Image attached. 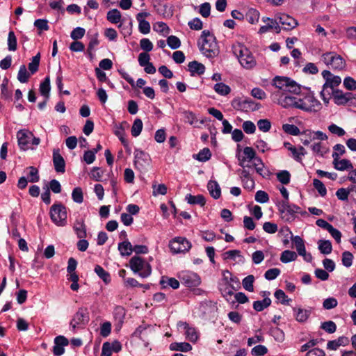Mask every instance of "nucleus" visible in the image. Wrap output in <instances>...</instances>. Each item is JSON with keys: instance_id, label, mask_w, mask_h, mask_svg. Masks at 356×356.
<instances>
[{"instance_id": "obj_1", "label": "nucleus", "mask_w": 356, "mask_h": 356, "mask_svg": "<svg viewBox=\"0 0 356 356\" xmlns=\"http://www.w3.org/2000/svg\"><path fill=\"white\" fill-rule=\"evenodd\" d=\"M201 53L209 58H213L219 54V48L215 36L208 30H204L197 42Z\"/></svg>"}, {"instance_id": "obj_2", "label": "nucleus", "mask_w": 356, "mask_h": 356, "mask_svg": "<svg viewBox=\"0 0 356 356\" xmlns=\"http://www.w3.org/2000/svg\"><path fill=\"white\" fill-rule=\"evenodd\" d=\"M272 84L279 90V92L273 93V96L280 95V93H298L300 90L299 85L286 76H275L273 79Z\"/></svg>"}, {"instance_id": "obj_3", "label": "nucleus", "mask_w": 356, "mask_h": 356, "mask_svg": "<svg viewBox=\"0 0 356 356\" xmlns=\"http://www.w3.org/2000/svg\"><path fill=\"white\" fill-rule=\"evenodd\" d=\"M296 108L309 113L318 112L322 108L321 103L309 92L302 97H299Z\"/></svg>"}, {"instance_id": "obj_4", "label": "nucleus", "mask_w": 356, "mask_h": 356, "mask_svg": "<svg viewBox=\"0 0 356 356\" xmlns=\"http://www.w3.org/2000/svg\"><path fill=\"white\" fill-rule=\"evenodd\" d=\"M322 76L325 80V82L324 83L323 89L321 91V97L323 102L327 104L329 98L325 97V93L327 92L328 95H330V92L332 93L334 92V88L341 83V79L339 76L332 74L328 70H324L322 72Z\"/></svg>"}, {"instance_id": "obj_5", "label": "nucleus", "mask_w": 356, "mask_h": 356, "mask_svg": "<svg viewBox=\"0 0 356 356\" xmlns=\"http://www.w3.org/2000/svg\"><path fill=\"white\" fill-rule=\"evenodd\" d=\"M233 51L244 68L250 70L255 67L257 62L252 54L245 47L238 44L233 47Z\"/></svg>"}, {"instance_id": "obj_6", "label": "nucleus", "mask_w": 356, "mask_h": 356, "mask_svg": "<svg viewBox=\"0 0 356 356\" xmlns=\"http://www.w3.org/2000/svg\"><path fill=\"white\" fill-rule=\"evenodd\" d=\"M129 266L135 273H138L143 278L147 277L151 275L152 268L150 264L140 257H133L129 261Z\"/></svg>"}, {"instance_id": "obj_7", "label": "nucleus", "mask_w": 356, "mask_h": 356, "mask_svg": "<svg viewBox=\"0 0 356 356\" xmlns=\"http://www.w3.org/2000/svg\"><path fill=\"white\" fill-rule=\"evenodd\" d=\"M300 207L289 204L287 201H282L279 205V211L282 220L286 222H292L295 220L296 214L300 213Z\"/></svg>"}, {"instance_id": "obj_8", "label": "nucleus", "mask_w": 356, "mask_h": 356, "mask_svg": "<svg viewBox=\"0 0 356 356\" xmlns=\"http://www.w3.org/2000/svg\"><path fill=\"white\" fill-rule=\"evenodd\" d=\"M50 217L53 222L59 227L67 224V211L61 204H54L50 209Z\"/></svg>"}, {"instance_id": "obj_9", "label": "nucleus", "mask_w": 356, "mask_h": 356, "mask_svg": "<svg viewBox=\"0 0 356 356\" xmlns=\"http://www.w3.org/2000/svg\"><path fill=\"white\" fill-rule=\"evenodd\" d=\"M322 60L330 68L342 70L346 66L343 58L334 52H327L322 55Z\"/></svg>"}, {"instance_id": "obj_10", "label": "nucleus", "mask_w": 356, "mask_h": 356, "mask_svg": "<svg viewBox=\"0 0 356 356\" xmlns=\"http://www.w3.org/2000/svg\"><path fill=\"white\" fill-rule=\"evenodd\" d=\"M169 248L173 254L188 252L191 248V243L184 237H175L169 243Z\"/></svg>"}, {"instance_id": "obj_11", "label": "nucleus", "mask_w": 356, "mask_h": 356, "mask_svg": "<svg viewBox=\"0 0 356 356\" xmlns=\"http://www.w3.org/2000/svg\"><path fill=\"white\" fill-rule=\"evenodd\" d=\"M181 282L187 287H195L201 284L200 277L191 271H181L179 273Z\"/></svg>"}, {"instance_id": "obj_12", "label": "nucleus", "mask_w": 356, "mask_h": 356, "mask_svg": "<svg viewBox=\"0 0 356 356\" xmlns=\"http://www.w3.org/2000/svg\"><path fill=\"white\" fill-rule=\"evenodd\" d=\"M240 288V281H232V282L227 284H219V289L222 296L227 301L234 303L233 300L234 291H237Z\"/></svg>"}, {"instance_id": "obj_13", "label": "nucleus", "mask_w": 356, "mask_h": 356, "mask_svg": "<svg viewBox=\"0 0 356 356\" xmlns=\"http://www.w3.org/2000/svg\"><path fill=\"white\" fill-rule=\"evenodd\" d=\"M89 321V314L87 309L79 308L76 314L74 315L70 321V326L74 330L76 327L84 326Z\"/></svg>"}, {"instance_id": "obj_14", "label": "nucleus", "mask_w": 356, "mask_h": 356, "mask_svg": "<svg viewBox=\"0 0 356 356\" xmlns=\"http://www.w3.org/2000/svg\"><path fill=\"white\" fill-rule=\"evenodd\" d=\"M300 134L301 142L305 146L309 145L311 143V142L314 141L316 140H326L327 139V136L326 135V134L323 133L321 131H315L307 130L302 133H300Z\"/></svg>"}, {"instance_id": "obj_15", "label": "nucleus", "mask_w": 356, "mask_h": 356, "mask_svg": "<svg viewBox=\"0 0 356 356\" xmlns=\"http://www.w3.org/2000/svg\"><path fill=\"white\" fill-rule=\"evenodd\" d=\"M177 327L179 330H182L184 332V335L187 340L193 343L197 341L199 337V334L195 327L191 326L188 323L183 321H179L177 323Z\"/></svg>"}, {"instance_id": "obj_16", "label": "nucleus", "mask_w": 356, "mask_h": 356, "mask_svg": "<svg viewBox=\"0 0 356 356\" xmlns=\"http://www.w3.org/2000/svg\"><path fill=\"white\" fill-rule=\"evenodd\" d=\"M149 155L140 149H136L134 152V165L139 170H143L150 163Z\"/></svg>"}, {"instance_id": "obj_17", "label": "nucleus", "mask_w": 356, "mask_h": 356, "mask_svg": "<svg viewBox=\"0 0 356 356\" xmlns=\"http://www.w3.org/2000/svg\"><path fill=\"white\" fill-rule=\"evenodd\" d=\"M32 137L33 134L27 130H20L17 132L18 145L22 150L26 151L31 148L29 144Z\"/></svg>"}, {"instance_id": "obj_18", "label": "nucleus", "mask_w": 356, "mask_h": 356, "mask_svg": "<svg viewBox=\"0 0 356 356\" xmlns=\"http://www.w3.org/2000/svg\"><path fill=\"white\" fill-rule=\"evenodd\" d=\"M262 22L266 23V25L261 26L259 30V33L263 34L270 30H274L277 33H280L281 31V27L279 25V22L275 17V19H271L269 17H263Z\"/></svg>"}, {"instance_id": "obj_19", "label": "nucleus", "mask_w": 356, "mask_h": 356, "mask_svg": "<svg viewBox=\"0 0 356 356\" xmlns=\"http://www.w3.org/2000/svg\"><path fill=\"white\" fill-rule=\"evenodd\" d=\"M276 17L279 25L282 24L284 30H291L298 25L297 20L289 15L278 14L276 15Z\"/></svg>"}, {"instance_id": "obj_20", "label": "nucleus", "mask_w": 356, "mask_h": 356, "mask_svg": "<svg viewBox=\"0 0 356 356\" xmlns=\"http://www.w3.org/2000/svg\"><path fill=\"white\" fill-rule=\"evenodd\" d=\"M53 353L55 356H60L65 353V347L69 344L68 339L64 336L59 335L55 337Z\"/></svg>"}, {"instance_id": "obj_21", "label": "nucleus", "mask_w": 356, "mask_h": 356, "mask_svg": "<svg viewBox=\"0 0 356 356\" xmlns=\"http://www.w3.org/2000/svg\"><path fill=\"white\" fill-rule=\"evenodd\" d=\"M243 156H238V160L239 162V165L242 167L243 168L248 167L250 168V165H245V161H252V159L256 156V152L254 149L251 147H244L243 150Z\"/></svg>"}, {"instance_id": "obj_22", "label": "nucleus", "mask_w": 356, "mask_h": 356, "mask_svg": "<svg viewBox=\"0 0 356 356\" xmlns=\"http://www.w3.org/2000/svg\"><path fill=\"white\" fill-rule=\"evenodd\" d=\"M149 15V13L147 12H141L136 15V19L138 22V30L143 34H147L150 31V24L145 19V17Z\"/></svg>"}, {"instance_id": "obj_23", "label": "nucleus", "mask_w": 356, "mask_h": 356, "mask_svg": "<svg viewBox=\"0 0 356 356\" xmlns=\"http://www.w3.org/2000/svg\"><path fill=\"white\" fill-rule=\"evenodd\" d=\"M53 163L55 168V170L57 172H65V162L63 157L60 154L59 149H54L53 151Z\"/></svg>"}, {"instance_id": "obj_24", "label": "nucleus", "mask_w": 356, "mask_h": 356, "mask_svg": "<svg viewBox=\"0 0 356 356\" xmlns=\"http://www.w3.org/2000/svg\"><path fill=\"white\" fill-rule=\"evenodd\" d=\"M73 229L79 238H85L87 236V229L83 218L76 219L73 224Z\"/></svg>"}, {"instance_id": "obj_25", "label": "nucleus", "mask_w": 356, "mask_h": 356, "mask_svg": "<svg viewBox=\"0 0 356 356\" xmlns=\"http://www.w3.org/2000/svg\"><path fill=\"white\" fill-rule=\"evenodd\" d=\"M188 70L191 76H200L205 72V66L196 60L190 62L188 64Z\"/></svg>"}, {"instance_id": "obj_26", "label": "nucleus", "mask_w": 356, "mask_h": 356, "mask_svg": "<svg viewBox=\"0 0 356 356\" xmlns=\"http://www.w3.org/2000/svg\"><path fill=\"white\" fill-rule=\"evenodd\" d=\"M277 103L283 107L293 106L296 108V103L298 100V97H291L287 93L280 94Z\"/></svg>"}, {"instance_id": "obj_27", "label": "nucleus", "mask_w": 356, "mask_h": 356, "mask_svg": "<svg viewBox=\"0 0 356 356\" xmlns=\"http://www.w3.org/2000/svg\"><path fill=\"white\" fill-rule=\"evenodd\" d=\"M293 311L296 321L300 323L305 322L311 314L310 310L302 308H293Z\"/></svg>"}, {"instance_id": "obj_28", "label": "nucleus", "mask_w": 356, "mask_h": 356, "mask_svg": "<svg viewBox=\"0 0 356 356\" xmlns=\"http://www.w3.org/2000/svg\"><path fill=\"white\" fill-rule=\"evenodd\" d=\"M222 258L224 260H233L236 261L238 259V261H243L244 257L242 256L241 252L238 250H228L222 254Z\"/></svg>"}, {"instance_id": "obj_29", "label": "nucleus", "mask_w": 356, "mask_h": 356, "mask_svg": "<svg viewBox=\"0 0 356 356\" xmlns=\"http://www.w3.org/2000/svg\"><path fill=\"white\" fill-rule=\"evenodd\" d=\"M207 188L209 191L210 195L214 199H218L221 195V189L218 184V182L215 180H210L207 184Z\"/></svg>"}, {"instance_id": "obj_30", "label": "nucleus", "mask_w": 356, "mask_h": 356, "mask_svg": "<svg viewBox=\"0 0 356 356\" xmlns=\"http://www.w3.org/2000/svg\"><path fill=\"white\" fill-rule=\"evenodd\" d=\"M118 249L122 257H127L133 252V246L128 240L118 243Z\"/></svg>"}, {"instance_id": "obj_31", "label": "nucleus", "mask_w": 356, "mask_h": 356, "mask_svg": "<svg viewBox=\"0 0 356 356\" xmlns=\"http://www.w3.org/2000/svg\"><path fill=\"white\" fill-rule=\"evenodd\" d=\"M333 165L336 170L343 171L346 170L353 169V166L351 162L348 159H337L333 160Z\"/></svg>"}, {"instance_id": "obj_32", "label": "nucleus", "mask_w": 356, "mask_h": 356, "mask_svg": "<svg viewBox=\"0 0 356 356\" xmlns=\"http://www.w3.org/2000/svg\"><path fill=\"white\" fill-rule=\"evenodd\" d=\"M160 284L163 289L168 286L172 287L173 289H177L179 287V282L174 277H168L163 276L160 280Z\"/></svg>"}, {"instance_id": "obj_33", "label": "nucleus", "mask_w": 356, "mask_h": 356, "mask_svg": "<svg viewBox=\"0 0 356 356\" xmlns=\"http://www.w3.org/2000/svg\"><path fill=\"white\" fill-rule=\"evenodd\" d=\"M170 349L173 351L188 352L192 346L187 342H174L170 345Z\"/></svg>"}, {"instance_id": "obj_34", "label": "nucleus", "mask_w": 356, "mask_h": 356, "mask_svg": "<svg viewBox=\"0 0 356 356\" xmlns=\"http://www.w3.org/2000/svg\"><path fill=\"white\" fill-rule=\"evenodd\" d=\"M94 271L106 284H108L111 282V278L110 274L106 271L101 266L96 265Z\"/></svg>"}, {"instance_id": "obj_35", "label": "nucleus", "mask_w": 356, "mask_h": 356, "mask_svg": "<svg viewBox=\"0 0 356 356\" xmlns=\"http://www.w3.org/2000/svg\"><path fill=\"white\" fill-rule=\"evenodd\" d=\"M106 19L112 24H118L122 19L121 13L118 9H112L107 13Z\"/></svg>"}, {"instance_id": "obj_36", "label": "nucleus", "mask_w": 356, "mask_h": 356, "mask_svg": "<svg viewBox=\"0 0 356 356\" xmlns=\"http://www.w3.org/2000/svg\"><path fill=\"white\" fill-rule=\"evenodd\" d=\"M193 157L201 162H205L209 161L211 157V153L209 148L205 147L200 150L198 154H193Z\"/></svg>"}, {"instance_id": "obj_37", "label": "nucleus", "mask_w": 356, "mask_h": 356, "mask_svg": "<svg viewBox=\"0 0 356 356\" xmlns=\"http://www.w3.org/2000/svg\"><path fill=\"white\" fill-rule=\"evenodd\" d=\"M271 304V300L269 297L264 298L262 300H257L253 302V308L257 312H261L269 307Z\"/></svg>"}, {"instance_id": "obj_38", "label": "nucleus", "mask_w": 356, "mask_h": 356, "mask_svg": "<svg viewBox=\"0 0 356 356\" xmlns=\"http://www.w3.org/2000/svg\"><path fill=\"white\" fill-rule=\"evenodd\" d=\"M292 149L290 152L291 153V156L298 162H301L302 157L304 156L307 152L305 149L302 146H299L298 147H291Z\"/></svg>"}, {"instance_id": "obj_39", "label": "nucleus", "mask_w": 356, "mask_h": 356, "mask_svg": "<svg viewBox=\"0 0 356 356\" xmlns=\"http://www.w3.org/2000/svg\"><path fill=\"white\" fill-rule=\"evenodd\" d=\"M213 90L216 93L222 96H226L231 92L230 87L222 82L216 83L213 86Z\"/></svg>"}, {"instance_id": "obj_40", "label": "nucleus", "mask_w": 356, "mask_h": 356, "mask_svg": "<svg viewBox=\"0 0 356 356\" xmlns=\"http://www.w3.org/2000/svg\"><path fill=\"white\" fill-rule=\"evenodd\" d=\"M318 250L323 254H329L332 250V243L328 240H319L318 242Z\"/></svg>"}, {"instance_id": "obj_41", "label": "nucleus", "mask_w": 356, "mask_h": 356, "mask_svg": "<svg viewBox=\"0 0 356 356\" xmlns=\"http://www.w3.org/2000/svg\"><path fill=\"white\" fill-rule=\"evenodd\" d=\"M50 89V79L47 76L40 85V92L44 98L49 99Z\"/></svg>"}, {"instance_id": "obj_42", "label": "nucleus", "mask_w": 356, "mask_h": 356, "mask_svg": "<svg viewBox=\"0 0 356 356\" xmlns=\"http://www.w3.org/2000/svg\"><path fill=\"white\" fill-rule=\"evenodd\" d=\"M186 200L190 204H200L204 206L206 202L204 197L202 195H192L189 194L186 196Z\"/></svg>"}, {"instance_id": "obj_43", "label": "nucleus", "mask_w": 356, "mask_h": 356, "mask_svg": "<svg viewBox=\"0 0 356 356\" xmlns=\"http://www.w3.org/2000/svg\"><path fill=\"white\" fill-rule=\"evenodd\" d=\"M292 241L295 244L298 253L301 256L304 255L306 252L304 241L299 236H296L292 238Z\"/></svg>"}, {"instance_id": "obj_44", "label": "nucleus", "mask_w": 356, "mask_h": 356, "mask_svg": "<svg viewBox=\"0 0 356 356\" xmlns=\"http://www.w3.org/2000/svg\"><path fill=\"white\" fill-rule=\"evenodd\" d=\"M296 259L297 254L295 252L291 250L283 251L280 257V261L284 264L295 261Z\"/></svg>"}, {"instance_id": "obj_45", "label": "nucleus", "mask_w": 356, "mask_h": 356, "mask_svg": "<svg viewBox=\"0 0 356 356\" xmlns=\"http://www.w3.org/2000/svg\"><path fill=\"white\" fill-rule=\"evenodd\" d=\"M153 29L155 31L166 36L170 33V28L163 22H158L154 24Z\"/></svg>"}, {"instance_id": "obj_46", "label": "nucleus", "mask_w": 356, "mask_h": 356, "mask_svg": "<svg viewBox=\"0 0 356 356\" xmlns=\"http://www.w3.org/2000/svg\"><path fill=\"white\" fill-rule=\"evenodd\" d=\"M334 102L338 105L348 104L345 92L340 90H336L332 92Z\"/></svg>"}, {"instance_id": "obj_47", "label": "nucleus", "mask_w": 356, "mask_h": 356, "mask_svg": "<svg viewBox=\"0 0 356 356\" xmlns=\"http://www.w3.org/2000/svg\"><path fill=\"white\" fill-rule=\"evenodd\" d=\"M143 127V124L142 120L139 118L136 119L131 127V135L134 137L138 136L142 131Z\"/></svg>"}, {"instance_id": "obj_48", "label": "nucleus", "mask_w": 356, "mask_h": 356, "mask_svg": "<svg viewBox=\"0 0 356 356\" xmlns=\"http://www.w3.org/2000/svg\"><path fill=\"white\" fill-rule=\"evenodd\" d=\"M282 130L285 133L292 136H298L300 134V129L294 124H284L282 125Z\"/></svg>"}, {"instance_id": "obj_49", "label": "nucleus", "mask_w": 356, "mask_h": 356, "mask_svg": "<svg viewBox=\"0 0 356 356\" xmlns=\"http://www.w3.org/2000/svg\"><path fill=\"white\" fill-rule=\"evenodd\" d=\"M246 18L250 24H255L259 21V13L256 9L251 8L248 11Z\"/></svg>"}, {"instance_id": "obj_50", "label": "nucleus", "mask_w": 356, "mask_h": 356, "mask_svg": "<svg viewBox=\"0 0 356 356\" xmlns=\"http://www.w3.org/2000/svg\"><path fill=\"white\" fill-rule=\"evenodd\" d=\"M29 74L27 72L26 67L24 65H22L20 66L18 74H17V79L21 83H26L29 78Z\"/></svg>"}, {"instance_id": "obj_51", "label": "nucleus", "mask_w": 356, "mask_h": 356, "mask_svg": "<svg viewBox=\"0 0 356 356\" xmlns=\"http://www.w3.org/2000/svg\"><path fill=\"white\" fill-rule=\"evenodd\" d=\"M8 49L9 51H15L17 49V38L13 31L8 33Z\"/></svg>"}, {"instance_id": "obj_52", "label": "nucleus", "mask_w": 356, "mask_h": 356, "mask_svg": "<svg viewBox=\"0 0 356 356\" xmlns=\"http://www.w3.org/2000/svg\"><path fill=\"white\" fill-rule=\"evenodd\" d=\"M346 153V148L341 144H336L333 147V152L332 154L333 160L340 159V156Z\"/></svg>"}, {"instance_id": "obj_53", "label": "nucleus", "mask_w": 356, "mask_h": 356, "mask_svg": "<svg viewBox=\"0 0 356 356\" xmlns=\"http://www.w3.org/2000/svg\"><path fill=\"white\" fill-rule=\"evenodd\" d=\"M40 54L38 53L37 55L32 58L31 62L29 64V70H30L32 74H33L38 71L40 64Z\"/></svg>"}, {"instance_id": "obj_54", "label": "nucleus", "mask_w": 356, "mask_h": 356, "mask_svg": "<svg viewBox=\"0 0 356 356\" xmlns=\"http://www.w3.org/2000/svg\"><path fill=\"white\" fill-rule=\"evenodd\" d=\"M278 181L282 184H288L291 180V175L287 170H282L277 173Z\"/></svg>"}, {"instance_id": "obj_55", "label": "nucleus", "mask_w": 356, "mask_h": 356, "mask_svg": "<svg viewBox=\"0 0 356 356\" xmlns=\"http://www.w3.org/2000/svg\"><path fill=\"white\" fill-rule=\"evenodd\" d=\"M72 198L74 202L78 204H81L83 201V195L82 189L80 187H76L74 188L72 193Z\"/></svg>"}, {"instance_id": "obj_56", "label": "nucleus", "mask_w": 356, "mask_h": 356, "mask_svg": "<svg viewBox=\"0 0 356 356\" xmlns=\"http://www.w3.org/2000/svg\"><path fill=\"white\" fill-rule=\"evenodd\" d=\"M314 187L318 191L321 196L324 197L327 194V190L324 184L318 179H313Z\"/></svg>"}, {"instance_id": "obj_57", "label": "nucleus", "mask_w": 356, "mask_h": 356, "mask_svg": "<svg viewBox=\"0 0 356 356\" xmlns=\"http://www.w3.org/2000/svg\"><path fill=\"white\" fill-rule=\"evenodd\" d=\"M254 277L253 275H248L245 277L242 281L243 288L248 291L252 292L254 291Z\"/></svg>"}, {"instance_id": "obj_58", "label": "nucleus", "mask_w": 356, "mask_h": 356, "mask_svg": "<svg viewBox=\"0 0 356 356\" xmlns=\"http://www.w3.org/2000/svg\"><path fill=\"white\" fill-rule=\"evenodd\" d=\"M329 131L334 135L341 137L346 134L345 130L335 124H331L327 127Z\"/></svg>"}, {"instance_id": "obj_59", "label": "nucleus", "mask_w": 356, "mask_h": 356, "mask_svg": "<svg viewBox=\"0 0 356 356\" xmlns=\"http://www.w3.org/2000/svg\"><path fill=\"white\" fill-rule=\"evenodd\" d=\"M321 328L329 334L334 333L337 330V325L332 321H325L321 323Z\"/></svg>"}, {"instance_id": "obj_60", "label": "nucleus", "mask_w": 356, "mask_h": 356, "mask_svg": "<svg viewBox=\"0 0 356 356\" xmlns=\"http://www.w3.org/2000/svg\"><path fill=\"white\" fill-rule=\"evenodd\" d=\"M275 297L283 305H288L291 300L282 289H277L274 293Z\"/></svg>"}, {"instance_id": "obj_61", "label": "nucleus", "mask_w": 356, "mask_h": 356, "mask_svg": "<svg viewBox=\"0 0 356 356\" xmlns=\"http://www.w3.org/2000/svg\"><path fill=\"white\" fill-rule=\"evenodd\" d=\"M167 44L172 49H177L181 46V41L177 36L170 35L167 38Z\"/></svg>"}, {"instance_id": "obj_62", "label": "nucleus", "mask_w": 356, "mask_h": 356, "mask_svg": "<svg viewBox=\"0 0 356 356\" xmlns=\"http://www.w3.org/2000/svg\"><path fill=\"white\" fill-rule=\"evenodd\" d=\"M257 126L260 131L268 132L271 128V123L268 119H261L258 120Z\"/></svg>"}, {"instance_id": "obj_63", "label": "nucleus", "mask_w": 356, "mask_h": 356, "mask_svg": "<svg viewBox=\"0 0 356 356\" xmlns=\"http://www.w3.org/2000/svg\"><path fill=\"white\" fill-rule=\"evenodd\" d=\"M86 30L83 28L76 27L70 33V37L73 40H76L79 39H81L84 36Z\"/></svg>"}, {"instance_id": "obj_64", "label": "nucleus", "mask_w": 356, "mask_h": 356, "mask_svg": "<svg viewBox=\"0 0 356 356\" xmlns=\"http://www.w3.org/2000/svg\"><path fill=\"white\" fill-rule=\"evenodd\" d=\"M343 84L348 90H353L356 89V81L350 76L346 77L343 80Z\"/></svg>"}]
</instances>
